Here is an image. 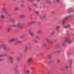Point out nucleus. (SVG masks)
<instances>
[{
  "label": "nucleus",
  "mask_w": 74,
  "mask_h": 74,
  "mask_svg": "<svg viewBox=\"0 0 74 74\" xmlns=\"http://www.w3.org/2000/svg\"><path fill=\"white\" fill-rule=\"evenodd\" d=\"M0 47H3V49L5 51H7V46L5 44H3L0 45Z\"/></svg>",
  "instance_id": "nucleus-1"
},
{
  "label": "nucleus",
  "mask_w": 74,
  "mask_h": 74,
  "mask_svg": "<svg viewBox=\"0 0 74 74\" xmlns=\"http://www.w3.org/2000/svg\"><path fill=\"white\" fill-rule=\"evenodd\" d=\"M64 38L65 39V41H66L67 42H68L69 44L72 43V41H71L68 40L69 39L68 38H67L66 37H65Z\"/></svg>",
  "instance_id": "nucleus-2"
},
{
  "label": "nucleus",
  "mask_w": 74,
  "mask_h": 74,
  "mask_svg": "<svg viewBox=\"0 0 74 74\" xmlns=\"http://www.w3.org/2000/svg\"><path fill=\"white\" fill-rule=\"evenodd\" d=\"M70 16H66L64 18V19L62 20V24L63 25H64V22H65V20H67L69 17H70Z\"/></svg>",
  "instance_id": "nucleus-3"
},
{
  "label": "nucleus",
  "mask_w": 74,
  "mask_h": 74,
  "mask_svg": "<svg viewBox=\"0 0 74 74\" xmlns=\"http://www.w3.org/2000/svg\"><path fill=\"white\" fill-rule=\"evenodd\" d=\"M8 58L10 59V62L12 63L14 60V58H13L11 56H9L8 57Z\"/></svg>",
  "instance_id": "nucleus-4"
},
{
  "label": "nucleus",
  "mask_w": 74,
  "mask_h": 74,
  "mask_svg": "<svg viewBox=\"0 0 74 74\" xmlns=\"http://www.w3.org/2000/svg\"><path fill=\"white\" fill-rule=\"evenodd\" d=\"M36 21H32L31 22H30L29 23H28L27 25L28 26H30V25H32V24H34L36 23Z\"/></svg>",
  "instance_id": "nucleus-5"
},
{
  "label": "nucleus",
  "mask_w": 74,
  "mask_h": 74,
  "mask_svg": "<svg viewBox=\"0 0 74 74\" xmlns=\"http://www.w3.org/2000/svg\"><path fill=\"white\" fill-rule=\"evenodd\" d=\"M33 60V58L32 57L29 58L27 60V61L28 63H30Z\"/></svg>",
  "instance_id": "nucleus-6"
},
{
  "label": "nucleus",
  "mask_w": 74,
  "mask_h": 74,
  "mask_svg": "<svg viewBox=\"0 0 74 74\" xmlns=\"http://www.w3.org/2000/svg\"><path fill=\"white\" fill-rule=\"evenodd\" d=\"M29 34L31 36H32V37H33V36H34V34L32 33V32L31 31H29Z\"/></svg>",
  "instance_id": "nucleus-7"
},
{
  "label": "nucleus",
  "mask_w": 74,
  "mask_h": 74,
  "mask_svg": "<svg viewBox=\"0 0 74 74\" xmlns=\"http://www.w3.org/2000/svg\"><path fill=\"white\" fill-rule=\"evenodd\" d=\"M16 40V38H14L9 40V41H10V42H13V41H15Z\"/></svg>",
  "instance_id": "nucleus-8"
},
{
  "label": "nucleus",
  "mask_w": 74,
  "mask_h": 74,
  "mask_svg": "<svg viewBox=\"0 0 74 74\" xmlns=\"http://www.w3.org/2000/svg\"><path fill=\"white\" fill-rule=\"evenodd\" d=\"M16 26L18 27H20L21 26V22H18L16 25Z\"/></svg>",
  "instance_id": "nucleus-9"
},
{
  "label": "nucleus",
  "mask_w": 74,
  "mask_h": 74,
  "mask_svg": "<svg viewBox=\"0 0 74 74\" xmlns=\"http://www.w3.org/2000/svg\"><path fill=\"white\" fill-rule=\"evenodd\" d=\"M41 47L42 48H45V47H47V44L46 43L44 44L43 45H42Z\"/></svg>",
  "instance_id": "nucleus-10"
},
{
  "label": "nucleus",
  "mask_w": 74,
  "mask_h": 74,
  "mask_svg": "<svg viewBox=\"0 0 74 74\" xmlns=\"http://www.w3.org/2000/svg\"><path fill=\"white\" fill-rule=\"evenodd\" d=\"M59 29H60V26H57L56 28V29L57 31H58L59 30Z\"/></svg>",
  "instance_id": "nucleus-11"
},
{
  "label": "nucleus",
  "mask_w": 74,
  "mask_h": 74,
  "mask_svg": "<svg viewBox=\"0 0 74 74\" xmlns=\"http://www.w3.org/2000/svg\"><path fill=\"white\" fill-rule=\"evenodd\" d=\"M3 8V10L4 11V14H6V12H7V10H6V8Z\"/></svg>",
  "instance_id": "nucleus-12"
},
{
  "label": "nucleus",
  "mask_w": 74,
  "mask_h": 74,
  "mask_svg": "<svg viewBox=\"0 0 74 74\" xmlns=\"http://www.w3.org/2000/svg\"><path fill=\"white\" fill-rule=\"evenodd\" d=\"M41 33V31L39 30L37 32V34H40V33Z\"/></svg>",
  "instance_id": "nucleus-13"
},
{
  "label": "nucleus",
  "mask_w": 74,
  "mask_h": 74,
  "mask_svg": "<svg viewBox=\"0 0 74 74\" xmlns=\"http://www.w3.org/2000/svg\"><path fill=\"white\" fill-rule=\"evenodd\" d=\"M46 17H47V15L46 14H44L43 15L42 18H43V19H45Z\"/></svg>",
  "instance_id": "nucleus-14"
},
{
  "label": "nucleus",
  "mask_w": 74,
  "mask_h": 74,
  "mask_svg": "<svg viewBox=\"0 0 74 74\" xmlns=\"http://www.w3.org/2000/svg\"><path fill=\"white\" fill-rule=\"evenodd\" d=\"M70 25L69 24H68L67 25H66V26H65L64 27V28H67V27H70Z\"/></svg>",
  "instance_id": "nucleus-15"
},
{
  "label": "nucleus",
  "mask_w": 74,
  "mask_h": 74,
  "mask_svg": "<svg viewBox=\"0 0 74 74\" xmlns=\"http://www.w3.org/2000/svg\"><path fill=\"white\" fill-rule=\"evenodd\" d=\"M46 40L47 43H50V41H51L48 39H46Z\"/></svg>",
  "instance_id": "nucleus-16"
},
{
  "label": "nucleus",
  "mask_w": 74,
  "mask_h": 74,
  "mask_svg": "<svg viewBox=\"0 0 74 74\" xmlns=\"http://www.w3.org/2000/svg\"><path fill=\"white\" fill-rule=\"evenodd\" d=\"M55 33V32L54 31H52L50 34V36H52V35H53V34Z\"/></svg>",
  "instance_id": "nucleus-17"
},
{
  "label": "nucleus",
  "mask_w": 74,
  "mask_h": 74,
  "mask_svg": "<svg viewBox=\"0 0 74 74\" xmlns=\"http://www.w3.org/2000/svg\"><path fill=\"white\" fill-rule=\"evenodd\" d=\"M1 18L2 19H3L4 18H5V16L3 15V14H1Z\"/></svg>",
  "instance_id": "nucleus-18"
},
{
  "label": "nucleus",
  "mask_w": 74,
  "mask_h": 74,
  "mask_svg": "<svg viewBox=\"0 0 74 74\" xmlns=\"http://www.w3.org/2000/svg\"><path fill=\"white\" fill-rule=\"evenodd\" d=\"M17 59L18 60V62H20V58L18 57H17Z\"/></svg>",
  "instance_id": "nucleus-19"
},
{
  "label": "nucleus",
  "mask_w": 74,
  "mask_h": 74,
  "mask_svg": "<svg viewBox=\"0 0 74 74\" xmlns=\"http://www.w3.org/2000/svg\"><path fill=\"white\" fill-rule=\"evenodd\" d=\"M25 16V15H22L20 16V18H23Z\"/></svg>",
  "instance_id": "nucleus-20"
},
{
  "label": "nucleus",
  "mask_w": 74,
  "mask_h": 74,
  "mask_svg": "<svg viewBox=\"0 0 74 74\" xmlns=\"http://www.w3.org/2000/svg\"><path fill=\"white\" fill-rule=\"evenodd\" d=\"M28 49V47H26L25 48V52L27 51V49Z\"/></svg>",
  "instance_id": "nucleus-21"
},
{
  "label": "nucleus",
  "mask_w": 74,
  "mask_h": 74,
  "mask_svg": "<svg viewBox=\"0 0 74 74\" xmlns=\"http://www.w3.org/2000/svg\"><path fill=\"white\" fill-rule=\"evenodd\" d=\"M19 9V8L18 7H16L15 8L14 10L15 11H17V10H18Z\"/></svg>",
  "instance_id": "nucleus-22"
},
{
  "label": "nucleus",
  "mask_w": 74,
  "mask_h": 74,
  "mask_svg": "<svg viewBox=\"0 0 74 74\" xmlns=\"http://www.w3.org/2000/svg\"><path fill=\"white\" fill-rule=\"evenodd\" d=\"M35 12L37 15H38V14H39V12H38V11H36V10L35 11Z\"/></svg>",
  "instance_id": "nucleus-23"
},
{
  "label": "nucleus",
  "mask_w": 74,
  "mask_h": 74,
  "mask_svg": "<svg viewBox=\"0 0 74 74\" xmlns=\"http://www.w3.org/2000/svg\"><path fill=\"white\" fill-rule=\"evenodd\" d=\"M7 31L8 32H9V31H10V28H8L7 29Z\"/></svg>",
  "instance_id": "nucleus-24"
},
{
  "label": "nucleus",
  "mask_w": 74,
  "mask_h": 74,
  "mask_svg": "<svg viewBox=\"0 0 74 74\" xmlns=\"http://www.w3.org/2000/svg\"><path fill=\"white\" fill-rule=\"evenodd\" d=\"M27 74H29L30 73V71L29 70L27 71Z\"/></svg>",
  "instance_id": "nucleus-25"
},
{
  "label": "nucleus",
  "mask_w": 74,
  "mask_h": 74,
  "mask_svg": "<svg viewBox=\"0 0 74 74\" xmlns=\"http://www.w3.org/2000/svg\"><path fill=\"white\" fill-rule=\"evenodd\" d=\"M34 41L35 42V43H37V41L36 40H35V39L34 40Z\"/></svg>",
  "instance_id": "nucleus-26"
},
{
  "label": "nucleus",
  "mask_w": 74,
  "mask_h": 74,
  "mask_svg": "<svg viewBox=\"0 0 74 74\" xmlns=\"http://www.w3.org/2000/svg\"><path fill=\"white\" fill-rule=\"evenodd\" d=\"M36 38L37 39H38V38H39V37H38V35H37L36 36Z\"/></svg>",
  "instance_id": "nucleus-27"
},
{
  "label": "nucleus",
  "mask_w": 74,
  "mask_h": 74,
  "mask_svg": "<svg viewBox=\"0 0 74 74\" xmlns=\"http://www.w3.org/2000/svg\"><path fill=\"white\" fill-rule=\"evenodd\" d=\"M57 63H59L60 62V60H58L57 61Z\"/></svg>",
  "instance_id": "nucleus-28"
},
{
  "label": "nucleus",
  "mask_w": 74,
  "mask_h": 74,
  "mask_svg": "<svg viewBox=\"0 0 74 74\" xmlns=\"http://www.w3.org/2000/svg\"><path fill=\"white\" fill-rule=\"evenodd\" d=\"M17 43H21V41H18L17 42Z\"/></svg>",
  "instance_id": "nucleus-29"
},
{
  "label": "nucleus",
  "mask_w": 74,
  "mask_h": 74,
  "mask_svg": "<svg viewBox=\"0 0 74 74\" xmlns=\"http://www.w3.org/2000/svg\"><path fill=\"white\" fill-rule=\"evenodd\" d=\"M12 22L13 23H15L16 22V21H14V20H13L12 21Z\"/></svg>",
  "instance_id": "nucleus-30"
},
{
  "label": "nucleus",
  "mask_w": 74,
  "mask_h": 74,
  "mask_svg": "<svg viewBox=\"0 0 74 74\" xmlns=\"http://www.w3.org/2000/svg\"><path fill=\"white\" fill-rule=\"evenodd\" d=\"M48 57L49 58H50V57H51V55H48Z\"/></svg>",
  "instance_id": "nucleus-31"
},
{
  "label": "nucleus",
  "mask_w": 74,
  "mask_h": 74,
  "mask_svg": "<svg viewBox=\"0 0 74 74\" xmlns=\"http://www.w3.org/2000/svg\"><path fill=\"white\" fill-rule=\"evenodd\" d=\"M29 9L30 11H32V8L30 7H29Z\"/></svg>",
  "instance_id": "nucleus-32"
},
{
  "label": "nucleus",
  "mask_w": 74,
  "mask_h": 74,
  "mask_svg": "<svg viewBox=\"0 0 74 74\" xmlns=\"http://www.w3.org/2000/svg\"><path fill=\"white\" fill-rule=\"evenodd\" d=\"M64 45H65V43H64V42H63L62 43V45H63V46H64Z\"/></svg>",
  "instance_id": "nucleus-33"
},
{
  "label": "nucleus",
  "mask_w": 74,
  "mask_h": 74,
  "mask_svg": "<svg viewBox=\"0 0 74 74\" xmlns=\"http://www.w3.org/2000/svg\"><path fill=\"white\" fill-rule=\"evenodd\" d=\"M56 53H58V52H60V51H56L55 52Z\"/></svg>",
  "instance_id": "nucleus-34"
},
{
  "label": "nucleus",
  "mask_w": 74,
  "mask_h": 74,
  "mask_svg": "<svg viewBox=\"0 0 74 74\" xmlns=\"http://www.w3.org/2000/svg\"><path fill=\"white\" fill-rule=\"evenodd\" d=\"M55 13V11H53L51 12V14H54Z\"/></svg>",
  "instance_id": "nucleus-35"
},
{
  "label": "nucleus",
  "mask_w": 74,
  "mask_h": 74,
  "mask_svg": "<svg viewBox=\"0 0 74 74\" xmlns=\"http://www.w3.org/2000/svg\"><path fill=\"white\" fill-rule=\"evenodd\" d=\"M13 26L14 27H16V26L17 25H16L15 24H14L13 25Z\"/></svg>",
  "instance_id": "nucleus-36"
},
{
  "label": "nucleus",
  "mask_w": 74,
  "mask_h": 74,
  "mask_svg": "<svg viewBox=\"0 0 74 74\" xmlns=\"http://www.w3.org/2000/svg\"><path fill=\"white\" fill-rule=\"evenodd\" d=\"M56 0V2H57V3H59V2L60 0Z\"/></svg>",
  "instance_id": "nucleus-37"
},
{
  "label": "nucleus",
  "mask_w": 74,
  "mask_h": 74,
  "mask_svg": "<svg viewBox=\"0 0 74 74\" xmlns=\"http://www.w3.org/2000/svg\"><path fill=\"white\" fill-rule=\"evenodd\" d=\"M50 43V44H53V42H52V41H50V43Z\"/></svg>",
  "instance_id": "nucleus-38"
},
{
  "label": "nucleus",
  "mask_w": 74,
  "mask_h": 74,
  "mask_svg": "<svg viewBox=\"0 0 74 74\" xmlns=\"http://www.w3.org/2000/svg\"><path fill=\"white\" fill-rule=\"evenodd\" d=\"M48 3L49 4H51V3H52V2H50V1H49L48 2Z\"/></svg>",
  "instance_id": "nucleus-39"
},
{
  "label": "nucleus",
  "mask_w": 74,
  "mask_h": 74,
  "mask_svg": "<svg viewBox=\"0 0 74 74\" xmlns=\"http://www.w3.org/2000/svg\"><path fill=\"white\" fill-rule=\"evenodd\" d=\"M65 67L66 69H67L68 68V66H65Z\"/></svg>",
  "instance_id": "nucleus-40"
},
{
  "label": "nucleus",
  "mask_w": 74,
  "mask_h": 74,
  "mask_svg": "<svg viewBox=\"0 0 74 74\" xmlns=\"http://www.w3.org/2000/svg\"><path fill=\"white\" fill-rule=\"evenodd\" d=\"M23 5H24L23 4H21V7H23Z\"/></svg>",
  "instance_id": "nucleus-41"
},
{
  "label": "nucleus",
  "mask_w": 74,
  "mask_h": 74,
  "mask_svg": "<svg viewBox=\"0 0 74 74\" xmlns=\"http://www.w3.org/2000/svg\"><path fill=\"white\" fill-rule=\"evenodd\" d=\"M69 66L70 67H72V65L71 64H70V65H69Z\"/></svg>",
  "instance_id": "nucleus-42"
},
{
  "label": "nucleus",
  "mask_w": 74,
  "mask_h": 74,
  "mask_svg": "<svg viewBox=\"0 0 74 74\" xmlns=\"http://www.w3.org/2000/svg\"><path fill=\"white\" fill-rule=\"evenodd\" d=\"M25 35H23V36H21V38H23V37H25Z\"/></svg>",
  "instance_id": "nucleus-43"
},
{
  "label": "nucleus",
  "mask_w": 74,
  "mask_h": 74,
  "mask_svg": "<svg viewBox=\"0 0 74 74\" xmlns=\"http://www.w3.org/2000/svg\"><path fill=\"white\" fill-rule=\"evenodd\" d=\"M40 1V0H37V2H38H38Z\"/></svg>",
  "instance_id": "nucleus-44"
},
{
  "label": "nucleus",
  "mask_w": 74,
  "mask_h": 74,
  "mask_svg": "<svg viewBox=\"0 0 74 74\" xmlns=\"http://www.w3.org/2000/svg\"><path fill=\"white\" fill-rule=\"evenodd\" d=\"M58 41V39H56L54 40V41Z\"/></svg>",
  "instance_id": "nucleus-45"
},
{
  "label": "nucleus",
  "mask_w": 74,
  "mask_h": 74,
  "mask_svg": "<svg viewBox=\"0 0 74 74\" xmlns=\"http://www.w3.org/2000/svg\"><path fill=\"white\" fill-rule=\"evenodd\" d=\"M59 45V43H58L56 45V46H58Z\"/></svg>",
  "instance_id": "nucleus-46"
},
{
  "label": "nucleus",
  "mask_w": 74,
  "mask_h": 74,
  "mask_svg": "<svg viewBox=\"0 0 74 74\" xmlns=\"http://www.w3.org/2000/svg\"><path fill=\"white\" fill-rule=\"evenodd\" d=\"M69 63H72V62L71 61H69Z\"/></svg>",
  "instance_id": "nucleus-47"
},
{
  "label": "nucleus",
  "mask_w": 74,
  "mask_h": 74,
  "mask_svg": "<svg viewBox=\"0 0 74 74\" xmlns=\"http://www.w3.org/2000/svg\"><path fill=\"white\" fill-rule=\"evenodd\" d=\"M4 55L5 56H6V55H7V54H4Z\"/></svg>",
  "instance_id": "nucleus-48"
},
{
  "label": "nucleus",
  "mask_w": 74,
  "mask_h": 74,
  "mask_svg": "<svg viewBox=\"0 0 74 74\" xmlns=\"http://www.w3.org/2000/svg\"><path fill=\"white\" fill-rule=\"evenodd\" d=\"M32 48V47L31 46H29V48Z\"/></svg>",
  "instance_id": "nucleus-49"
},
{
  "label": "nucleus",
  "mask_w": 74,
  "mask_h": 74,
  "mask_svg": "<svg viewBox=\"0 0 74 74\" xmlns=\"http://www.w3.org/2000/svg\"><path fill=\"white\" fill-rule=\"evenodd\" d=\"M27 0L29 1H30V0Z\"/></svg>",
  "instance_id": "nucleus-50"
},
{
  "label": "nucleus",
  "mask_w": 74,
  "mask_h": 74,
  "mask_svg": "<svg viewBox=\"0 0 74 74\" xmlns=\"http://www.w3.org/2000/svg\"><path fill=\"white\" fill-rule=\"evenodd\" d=\"M13 70H15V68H13Z\"/></svg>",
  "instance_id": "nucleus-51"
},
{
  "label": "nucleus",
  "mask_w": 74,
  "mask_h": 74,
  "mask_svg": "<svg viewBox=\"0 0 74 74\" xmlns=\"http://www.w3.org/2000/svg\"><path fill=\"white\" fill-rule=\"evenodd\" d=\"M2 60L1 59H0V62H1V60Z\"/></svg>",
  "instance_id": "nucleus-52"
},
{
  "label": "nucleus",
  "mask_w": 74,
  "mask_h": 74,
  "mask_svg": "<svg viewBox=\"0 0 74 74\" xmlns=\"http://www.w3.org/2000/svg\"><path fill=\"white\" fill-rule=\"evenodd\" d=\"M41 55H43V53H42L41 54Z\"/></svg>",
  "instance_id": "nucleus-53"
},
{
  "label": "nucleus",
  "mask_w": 74,
  "mask_h": 74,
  "mask_svg": "<svg viewBox=\"0 0 74 74\" xmlns=\"http://www.w3.org/2000/svg\"><path fill=\"white\" fill-rule=\"evenodd\" d=\"M47 0H44L45 1H47Z\"/></svg>",
  "instance_id": "nucleus-54"
},
{
  "label": "nucleus",
  "mask_w": 74,
  "mask_h": 74,
  "mask_svg": "<svg viewBox=\"0 0 74 74\" xmlns=\"http://www.w3.org/2000/svg\"><path fill=\"white\" fill-rule=\"evenodd\" d=\"M73 12V11H71V12Z\"/></svg>",
  "instance_id": "nucleus-55"
},
{
  "label": "nucleus",
  "mask_w": 74,
  "mask_h": 74,
  "mask_svg": "<svg viewBox=\"0 0 74 74\" xmlns=\"http://www.w3.org/2000/svg\"><path fill=\"white\" fill-rule=\"evenodd\" d=\"M40 18L41 19H42V18H41V17H40Z\"/></svg>",
  "instance_id": "nucleus-56"
},
{
  "label": "nucleus",
  "mask_w": 74,
  "mask_h": 74,
  "mask_svg": "<svg viewBox=\"0 0 74 74\" xmlns=\"http://www.w3.org/2000/svg\"><path fill=\"white\" fill-rule=\"evenodd\" d=\"M48 74H49V73Z\"/></svg>",
  "instance_id": "nucleus-57"
}]
</instances>
